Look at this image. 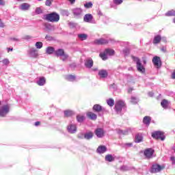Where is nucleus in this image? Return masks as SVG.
Returning <instances> with one entry per match:
<instances>
[{
	"label": "nucleus",
	"mask_w": 175,
	"mask_h": 175,
	"mask_svg": "<svg viewBox=\"0 0 175 175\" xmlns=\"http://www.w3.org/2000/svg\"><path fill=\"white\" fill-rule=\"evenodd\" d=\"M36 13L37 14H40V13H42V9H40V8H37L36 9Z\"/></svg>",
	"instance_id": "obj_47"
},
{
	"label": "nucleus",
	"mask_w": 175,
	"mask_h": 175,
	"mask_svg": "<svg viewBox=\"0 0 175 175\" xmlns=\"http://www.w3.org/2000/svg\"><path fill=\"white\" fill-rule=\"evenodd\" d=\"M152 63L154 64V66H157V68H161V66L162 65L161 64V57L158 56H155L152 59Z\"/></svg>",
	"instance_id": "obj_10"
},
{
	"label": "nucleus",
	"mask_w": 175,
	"mask_h": 175,
	"mask_svg": "<svg viewBox=\"0 0 175 175\" xmlns=\"http://www.w3.org/2000/svg\"><path fill=\"white\" fill-rule=\"evenodd\" d=\"M5 27V24L2 22V20L0 19V28H3Z\"/></svg>",
	"instance_id": "obj_51"
},
{
	"label": "nucleus",
	"mask_w": 175,
	"mask_h": 175,
	"mask_svg": "<svg viewBox=\"0 0 175 175\" xmlns=\"http://www.w3.org/2000/svg\"><path fill=\"white\" fill-rule=\"evenodd\" d=\"M170 103V102L167 101V100L164 99L161 101V105L163 109H166L169 106Z\"/></svg>",
	"instance_id": "obj_21"
},
{
	"label": "nucleus",
	"mask_w": 175,
	"mask_h": 175,
	"mask_svg": "<svg viewBox=\"0 0 175 175\" xmlns=\"http://www.w3.org/2000/svg\"><path fill=\"white\" fill-rule=\"evenodd\" d=\"M3 65L8 66L9 64H10V61H9V59H4L1 61Z\"/></svg>",
	"instance_id": "obj_40"
},
{
	"label": "nucleus",
	"mask_w": 175,
	"mask_h": 175,
	"mask_svg": "<svg viewBox=\"0 0 175 175\" xmlns=\"http://www.w3.org/2000/svg\"><path fill=\"white\" fill-rule=\"evenodd\" d=\"M124 147H126V148H128L129 147H132V143H126V144H124Z\"/></svg>",
	"instance_id": "obj_48"
},
{
	"label": "nucleus",
	"mask_w": 175,
	"mask_h": 175,
	"mask_svg": "<svg viewBox=\"0 0 175 175\" xmlns=\"http://www.w3.org/2000/svg\"><path fill=\"white\" fill-rule=\"evenodd\" d=\"M93 137H94V133H92V132H88L84 135V139H86L87 140H90V139H92Z\"/></svg>",
	"instance_id": "obj_25"
},
{
	"label": "nucleus",
	"mask_w": 175,
	"mask_h": 175,
	"mask_svg": "<svg viewBox=\"0 0 175 175\" xmlns=\"http://www.w3.org/2000/svg\"><path fill=\"white\" fill-rule=\"evenodd\" d=\"M83 21L90 24H96V21L94 19V16L91 14H86L83 16Z\"/></svg>",
	"instance_id": "obj_5"
},
{
	"label": "nucleus",
	"mask_w": 175,
	"mask_h": 175,
	"mask_svg": "<svg viewBox=\"0 0 175 175\" xmlns=\"http://www.w3.org/2000/svg\"><path fill=\"white\" fill-rule=\"evenodd\" d=\"M60 57L62 61H66V59H68V58L69 57V56L66 53H63V55Z\"/></svg>",
	"instance_id": "obj_41"
},
{
	"label": "nucleus",
	"mask_w": 175,
	"mask_h": 175,
	"mask_svg": "<svg viewBox=\"0 0 175 175\" xmlns=\"http://www.w3.org/2000/svg\"><path fill=\"white\" fill-rule=\"evenodd\" d=\"M107 103L108 106H110V107H113V106H114V100L112 98H109L107 100Z\"/></svg>",
	"instance_id": "obj_34"
},
{
	"label": "nucleus",
	"mask_w": 175,
	"mask_h": 175,
	"mask_svg": "<svg viewBox=\"0 0 175 175\" xmlns=\"http://www.w3.org/2000/svg\"><path fill=\"white\" fill-rule=\"evenodd\" d=\"M133 90V88H129L128 90V92L131 93V92H132Z\"/></svg>",
	"instance_id": "obj_61"
},
{
	"label": "nucleus",
	"mask_w": 175,
	"mask_h": 175,
	"mask_svg": "<svg viewBox=\"0 0 175 175\" xmlns=\"http://www.w3.org/2000/svg\"><path fill=\"white\" fill-rule=\"evenodd\" d=\"M172 79H175V70L173 72L172 75Z\"/></svg>",
	"instance_id": "obj_57"
},
{
	"label": "nucleus",
	"mask_w": 175,
	"mask_h": 175,
	"mask_svg": "<svg viewBox=\"0 0 175 175\" xmlns=\"http://www.w3.org/2000/svg\"><path fill=\"white\" fill-rule=\"evenodd\" d=\"M93 110L96 113H99L102 111V106H100V105L96 104L93 106Z\"/></svg>",
	"instance_id": "obj_19"
},
{
	"label": "nucleus",
	"mask_w": 175,
	"mask_h": 175,
	"mask_svg": "<svg viewBox=\"0 0 175 175\" xmlns=\"http://www.w3.org/2000/svg\"><path fill=\"white\" fill-rule=\"evenodd\" d=\"M29 8H31V5L27 3H23L19 6L20 10H23V11L29 10Z\"/></svg>",
	"instance_id": "obj_15"
},
{
	"label": "nucleus",
	"mask_w": 175,
	"mask_h": 175,
	"mask_svg": "<svg viewBox=\"0 0 175 175\" xmlns=\"http://www.w3.org/2000/svg\"><path fill=\"white\" fill-rule=\"evenodd\" d=\"M68 2H70V3H71V5H73V3H75V2H76V0H68Z\"/></svg>",
	"instance_id": "obj_53"
},
{
	"label": "nucleus",
	"mask_w": 175,
	"mask_h": 175,
	"mask_svg": "<svg viewBox=\"0 0 175 175\" xmlns=\"http://www.w3.org/2000/svg\"><path fill=\"white\" fill-rule=\"evenodd\" d=\"M105 160H107L108 162H113L114 161V157L111 154H107L105 157Z\"/></svg>",
	"instance_id": "obj_35"
},
{
	"label": "nucleus",
	"mask_w": 175,
	"mask_h": 175,
	"mask_svg": "<svg viewBox=\"0 0 175 175\" xmlns=\"http://www.w3.org/2000/svg\"><path fill=\"white\" fill-rule=\"evenodd\" d=\"M100 57L103 61H106L107 59V53H106V51H105L103 53H100Z\"/></svg>",
	"instance_id": "obj_30"
},
{
	"label": "nucleus",
	"mask_w": 175,
	"mask_h": 175,
	"mask_svg": "<svg viewBox=\"0 0 175 175\" xmlns=\"http://www.w3.org/2000/svg\"><path fill=\"white\" fill-rule=\"evenodd\" d=\"M12 40H15L16 42H18V38H12Z\"/></svg>",
	"instance_id": "obj_62"
},
{
	"label": "nucleus",
	"mask_w": 175,
	"mask_h": 175,
	"mask_svg": "<svg viewBox=\"0 0 175 175\" xmlns=\"http://www.w3.org/2000/svg\"><path fill=\"white\" fill-rule=\"evenodd\" d=\"M143 142V136L141 134H137L135 136V143H140Z\"/></svg>",
	"instance_id": "obj_27"
},
{
	"label": "nucleus",
	"mask_w": 175,
	"mask_h": 175,
	"mask_svg": "<svg viewBox=\"0 0 175 175\" xmlns=\"http://www.w3.org/2000/svg\"><path fill=\"white\" fill-rule=\"evenodd\" d=\"M98 154H105L107 151V148L105 146H100L96 150Z\"/></svg>",
	"instance_id": "obj_16"
},
{
	"label": "nucleus",
	"mask_w": 175,
	"mask_h": 175,
	"mask_svg": "<svg viewBox=\"0 0 175 175\" xmlns=\"http://www.w3.org/2000/svg\"><path fill=\"white\" fill-rule=\"evenodd\" d=\"M148 95H149V96H154V93H152V92H149V93H148Z\"/></svg>",
	"instance_id": "obj_59"
},
{
	"label": "nucleus",
	"mask_w": 175,
	"mask_h": 175,
	"mask_svg": "<svg viewBox=\"0 0 175 175\" xmlns=\"http://www.w3.org/2000/svg\"><path fill=\"white\" fill-rule=\"evenodd\" d=\"M72 14H74L75 17H77V18H80L83 15V9L80 8H75L72 10Z\"/></svg>",
	"instance_id": "obj_9"
},
{
	"label": "nucleus",
	"mask_w": 175,
	"mask_h": 175,
	"mask_svg": "<svg viewBox=\"0 0 175 175\" xmlns=\"http://www.w3.org/2000/svg\"><path fill=\"white\" fill-rule=\"evenodd\" d=\"M84 7L86 8V9H90V8H92V3L89 2L84 4Z\"/></svg>",
	"instance_id": "obj_44"
},
{
	"label": "nucleus",
	"mask_w": 175,
	"mask_h": 175,
	"mask_svg": "<svg viewBox=\"0 0 175 175\" xmlns=\"http://www.w3.org/2000/svg\"><path fill=\"white\" fill-rule=\"evenodd\" d=\"M173 23L175 24V17L173 19Z\"/></svg>",
	"instance_id": "obj_64"
},
{
	"label": "nucleus",
	"mask_w": 175,
	"mask_h": 175,
	"mask_svg": "<svg viewBox=\"0 0 175 175\" xmlns=\"http://www.w3.org/2000/svg\"><path fill=\"white\" fill-rule=\"evenodd\" d=\"M38 125H40V122H35V126H38Z\"/></svg>",
	"instance_id": "obj_56"
},
{
	"label": "nucleus",
	"mask_w": 175,
	"mask_h": 175,
	"mask_svg": "<svg viewBox=\"0 0 175 175\" xmlns=\"http://www.w3.org/2000/svg\"><path fill=\"white\" fill-rule=\"evenodd\" d=\"M46 54H53L54 51V48L53 46H49L46 48Z\"/></svg>",
	"instance_id": "obj_36"
},
{
	"label": "nucleus",
	"mask_w": 175,
	"mask_h": 175,
	"mask_svg": "<svg viewBox=\"0 0 175 175\" xmlns=\"http://www.w3.org/2000/svg\"><path fill=\"white\" fill-rule=\"evenodd\" d=\"M87 116L90 118V120H96V118H98V116H96V114L92 113V112H88L87 113Z\"/></svg>",
	"instance_id": "obj_23"
},
{
	"label": "nucleus",
	"mask_w": 175,
	"mask_h": 175,
	"mask_svg": "<svg viewBox=\"0 0 175 175\" xmlns=\"http://www.w3.org/2000/svg\"><path fill=\"white\" fill-rule=\"evenodd\" d=\"M78 38L80 39V40H86L87 38H88V36L85 33H81L78 34Z\"/></svg>",
	"instance_id": "obj_29"
},
{
	"label": "nucleus",
	"mask_w": 175,
	"mask_h": 175,
	"mask_svg": "<svg viewBox=\"0 0 175 175\" xmlns=\"http://www.w3.org/2000/svg\"><path fill=\"white\" fill-rule=\"evenodd\" d=\"M85 66L86 68H88L89 69H91L92 66H94V61L92 59H88L85 62Z\"/></svg>",
	"instance_id": "obj_14"
},
{
	"label": "nucleus",
	"mask_w": 175,
	"mask_h": 175,
	"mask_svg": "<svg viewBox=\"0 0 175 175\" xmlns=\"http://www.w3.org/2000/svg\"><path fill=\"white\" fill-rule=\"evenodd\" d=\"M85 119V117H84V116L83 115L77 116V121L78 122H83V121H84Z\"/></svg>",
	"instance_id": "obj_31"
},
{
	"label": "nucleus",
	"mask_w": 175,
	"mask_h": 175,
	"mask_svg": "<svg viewBox=\"0 0 175 175\" xmlns=\"http://www.w3.org/2000/svg\"><path fill=\"white\" fill-rule=\"evenodd\" d=\"M13 51V48H8V53Z\"/></svg>",
	"instance_id": "obj_58"
},
{
	"label": "nucleus",
	"mask_w": 175,
	"mask_h": 175,
	"mask_svg": "<svg viewBox=\"0 0 175 175\" xmlns=\"http://www.w3.org/2000/svg\"><path fill=\"white\" fill-rule=\"evenodd\" d=\"M132 59L135 62H136L137 70H138V72H140V73H144L146 72V68H144V66L142 64V62H140V59L135 56H132Z\"/></svg>",
	"instance_id": "obj_2"
},
{
	"label": "nucleus",
	"mask_w": 175,
	"mask_h": 175,
	"mask_svg": "<svg viewBox=\"0 0 175 175\" xmlns=\"http://www.w3.org/2000/svg\"><path fill=\"white\" fill-rule=\"evenodd\" d=\"M165 169V165L159 164H153L151 168V173H159Z\"/></svg>",
	"instance_id": "obj_4"
},
{
	"label": "nucleus",
	"mask_w": 175,
	"mask_h": 175,
	"mask_svg": "<svg viewBox=\"0 0 175 175\" xmlns=\"http://www.w3.org/2000/svg\"><path fill=\"white\" fill-rule=\"evenodd\" d=\"M94 43L96 44H106V43H107V40L103 38H101V39L96 40L94 41Z\"/></svg>",
	"instance_id": "obj_20"
},
{
	"label": "nucleus",
	"mask_w": 175,
	"mask_h": 175,
	"mask_svg": "<svg viewBox=\"0 0 175 175\" xmlns=\"http://www.w3.org/2000/svg\"><path fill=\"white\" fill-rule=\"evenodd\" d=\"M98 75L101 79H106L107 77V71L106 70H100L98 72Z\"/></svg>",
	"instance_id": "obj_17"
},
{
	"label": "nucleus",
	"mask_w": 175,
	"mask_h": 175,
	"mask_svg": "<svg viewBox=\"0 0 175 175\" xmlns=\"http://www.w3.org/2000/svg\"><path fill=\"white\" fill-rule=\"evenodd\" d=\"M152 137L154 139H161L162 142L165 140V135L163 134V132L161 131H154L152 133Z\"/></svg>",
	"instance_id": "obj_6"
},
{
	"label": "nucleus",
	"mask_w": 175,
	"mask_h": 175,
	"mask_svg": "<svg viewBox=\"0 0 175 175\" xmlns=\"http://www.w3.org/2000/svg\"><path fill=\"white\" fill-rule=\"evenodd\" d=\"M93 70H94V72H96V70H98V68H93Z\"/></svg>",
	"instance_id": "obj_63"
},
{
	"label": "nucleus",
	"mask_w": 175,
	"mask_h": 175,
	"mask_svg": "<svg viewBox=\"0 0 175 175\" xmlns=\"http://www.w3.org/2000/svg\"><path fill=\"white\" fill-rule=\"evenodd\" d=\"M43 18L44 20H46V21H50L51 23H58L59 21V14L56 12L46 14L44 15Z\"/></svg>",
	"instance_id": "obj_1"
},
{
	"label": "nucleus",
	"mask_w": 175,
	"mask_h": 175,
	"mask_svg": "<svg viewBox=\"0 0 175 175\" xmlns=\"http://www.w3.org/2000/svg\"><path fill=\"white\" fill-rule=\"evenodd\" d=\"M161 39L162 38H161V36L159 35L154 36L153 39V44H158V43L161 42Z\"/></svg>",
	"instance_id": "obj_22"
},
{
	"label": "nucleus",
	"mask_w": 175,
	"mask_h": 175,
	"mask_svg": "<svg viewBox=\"0 0 175 175\" xmlns=\"http://www.w3.org/2000/svg\"><path fill=\"white\" fill-rule=\"evenodd\" d=\"M10 111V107L9 105H5L0 108V117H6L8 113Z\"/></svg>",
	"instance_id": "obj_3"
},
{
	"label": "nucleus",
	"mask_w": 175,
	"mask_h": 175,
	"mask_svg": "<svg viewBox=\"0 0 175 175\" xmlns=\"http://www.w3.org/2000/svg\"><path fill=\"white\" fill-rule=\"evenodd\" d=\"M37 84L40 86L44 85V84H46V78L43 77L39 78L38 81H37Z\"/></svg>",
	"instance_id": "obj_18"
},
{
	"label": "nucleus",
	"mask_w": 175,
	"mask_h": 175,
	"mask_svg": "<svg viewBox=\"0 0 175 175\" xmlns=\"http://www.w3.org/2000/svg\"><path fill=\"white\" fill-rule=\"evenodd\" d=\"M75 114V111L72 110H66L64 111V116L65 117H70Z\"/></svg>",
	"instance_id": "obj_24"
},
{
	"label": "nucleus",
	"mask_w": 175,
	"mask_h": 175,
	"mask_svg": "<svg viewBox=\"0 0 175 175\" xmlns=\"http://www.w3.org/2000/svg\"><path fill=\"white\" fill-rule=\"evenodd\" d=\"M64 53L65 52L64 51V49H57V51H55V55H57V57H61Z\"/></svg>",
	"instance_id": "obj_26"
},
{
	"label": "nucleus",
	"mask_w": 175,
	"mask_h": 175,
	"mask_svg": "<svg viewBox=\"0 0 175 175\" xmlns=\"http://www.w3.org/2000/svg\"><path fill=\"white\" fill-rule=\"evenodd\" d=\"M95 135L97 137L102 138L105 136V131L103 129H97L95 130Z\"/></svg>",
	"instance_id": "obj_11"
},
{
	"label": "nucleus",
	"mask_w": 175,
	"mask_h": 175,
	"mask_svg": "<svg viewBox=\"0 0 175 175\" xmlns=\"http://www.w3.org/2000/svg\"><path fill=\"white\" fill-rule=\"evenodd\" d=\"M67 129L69 133H76L77 127L76 126V124H70L68 126Z\"/></svg>",
	"instance_id": "obj_12"
},
{
	"label": "nucleus",
	"mask_w": 175,
	"mask_h": 175,
	"mask_svg": "<svg viewBox=\"0 0 175 175\" xmlns=\"http://www.w3.org/2000/svg\"><path fill=\"white\" fill-rule=\"evenodd\" d=\"M61 14H62V16H66V17H68V16H69V11L66 10H62Z\"/></svg>",
	"instance_id": "obj_38"
},
{
	"label": "nucleus",
	"mask_w": 175,
	"mask_h": 175,
	"mask_svg": "<svg viewBox=\"0 0 175 175\" xmlns=\"http://www.w3.org/2000/svg\"><path fill=\"white\" fill-rule=\"evenodd\" d=\"M23 39H24L25 40H29V39H31V36H25L23 37Z\"/></svg>",
	"instance_id": "obj_50"
},
{
	"label": "nucleus",
	"mask_w": 175,
	"mask_h": 175,
	"mask_svg": "<svg viewBox=\"0 0 175 175\" xmlns=\"http://www.w3.org/2000/svg\"><path fill=\"white\" fill-rule=\"evenodd\" d=\"M125 106V103L122 100H119L116 103L115 105L116 111L118 113H121V110L124 109V107Z\"/></svg>",
	"instance_id": "obj_8"
},
{
	"label": "nucleus",
	"mask_w": 175,
	"mask_h": 175,
	"mask_svg": "<svg viewBox=\"0 0 175 175\" xmlns=\"http://www.w3.org/2000/svg\"><path fill=\"white\" fill-rule=\"evenodd\" d=\"M29 57L31 58H38L39 57V53H38V50L35 48H30L28 51Z\"/></svg>",
	"instance_id": "obj_7"
},
{
	"label": "nucleus",
	"mask_w": 175,
	"mask_h": 175,
	"mask_svg": "<svg viewBox=\"0 0 175 175\" xmlns=\"http://www.w3.org/2000/svg\"><path fill=\"white\" fill-rule=\"evenodd\" d=\"M131 102L133 105H136V103H137V102H139V100H137V98L136 97L132 96Z\"/></svg>",
	"instance_id": "obj_42"
},
{
	"label": "nucleus",
	"mask_w": 175,
	"mask_h": 175,
	"mask_svg": "<svg viewBox=\"0 0 175 175\" xmlns=\"http://www.w3.org/2000/svg\"><path fill=\"white\" fill-rule=\"evenodd\" d=\"M153 154H154V150L151 148L146 149L144 151V155L145 157H146V158H151Z\"/></svg>",
	"instance_id": "obj_13"
},
{
	"label": "nucleus",
	"mask_w": 175,
	"mask_h": 175,
	"mask_svg": "<svg viewBox=\"0 0 175 175\" xmlns=\"http://www.w3.org/2000/svg\"><path fill=\"white\" fill-rule=\"evenodd\" d=\"M143 122L146 125H150V122H151V118L148 116H145L144 118Z\"/></svg>",
	"instance_id": "obj_28"
},
{
	"label": "nucleus",
	"mask_w": 175,
	"mask_h": 175,
	"mask_svg": "<svg viewBox=\"0 0 175 175\" xmlns=\"http://www.w3.org/2000/svg\"><path fill=\"white\" fill-rule=\"evenodd\" d=\"M170 160L172 161V164H173V165H175V157H172L170 158Z\"/></svg>",
	"instance_id": "obj_52"
},
{
	"label": "nucleus",
	"mask_w": 175,
	"mask_h": 175,
	"mask_svg": "<svg viewBox=\"0 0 175 175\" xmlns=\"http://www.w3.org/2000/svg\"><path fill=\"white\" fill-rule=\"evenodd\" d=\"M165 16L170 17V16H174L175 17V11L174 10L168 11L167 13H165Z\"/></svg>",
	"instance_id": "obj_33"
},
{
	"label": "nucleus",
	"mask_w": 175,
	"mask_h": 175,
	"mask_svg": "<svg viewBox=\"0 0 175 175\" xmlns=\"http://www.w3.org/2000/svg\"><path fill=\"white\" fill-rule=\"evenodd\" d=\"M36 49H42L43 47V43L42 42H37L36 43Z\"/></svg>",
	"instance_id": "obj_39"
},
{
	"label": "nucleus",
	"mask_w": 175,
	"mask_h": 175,
	"mask_svg": "<svg viewBox=\"0 0 175 175\" xmlns=\"http://www.w3.org/2000/svg\"><path fill=\"white\" fill-rule=\"evenodd\" d=\"M128 132H129V130H125V131L119 130L118 131V133L120 135H126L128 133Z\"/></svg>",
	"instance_id": "obj_43"
},
{
	"label": "nucleus",
	"mask_w": 175,
	"mask_h": 175,
	"mask_svg": "<svg viewBox=\"0 0 175 175\" xmlns=\"http://www.w3.org/2000/svg\"><path fill=\"white\" fill-rule=\"evenodd\" d=\"M45 39H46V40H53V37L51 36H46Z\"/></svg>",
	"instance_id": "obj_49"
},
{
	"label": "nucleus",
	"mask_w": 175,
	"mask_h": 175,
	"mask_svg": "<svg viewBox=\"0 0 175 175\" xmlns=\"http://www.w3.org/2000/svg\"><path fill=\"white\" fill-rule=\"evenodd\" d=\"M0 5L3 6V5H5V1H3V0H0Z\"/></svg>",
	"instance_id": "obj_54"
},
{
	"label": "nucleus",
	"mask_w": 175,
	"mask_h": 175,
	"mask_svg": "<svg viewBox=\"0 0 175 175\" xmlns=\"http://www.w3.org/2000/svg\"><path fill=\"white\" fill-rule=\"evenodd\" d=\"M126 167L125 166L121 167V170H126Z\"/></svg>",
	"instance_id": "obj_60"
},
{
	"label": "nucleus",
	"mask_w": 175,
	"mask_h": 175,
	"mask_svg": "<svg viewBox=\"0 0 175 175\" xmlns=\"http://www.w3.org/2000/svg\"><path fill=\"white\" fill-rule=\"evenodd\" d=\"M105 53H107V55H114V50L111 49H105Z\"/></svg>",
	"instance_id": "obj_32"
},
{
	"label": "nucleus",
	"mask_w": 175,
	"mask_h": 175,
	"mask_svg": "<svg viewBox=\"0 0 175 175\" xmlns=\"http://www.w3.org/2000/svg\"><path fill=\"white\" fill-rule=\"evenodd\" d=\"M66 79L68 80V81H75L76 80V77L74 75H68Z\"/></svg>",
	"instance_id": "obj_37"
},
{
	"label": "nucleus",
	"mask_w": 175,
	"mask_h": 175,
	"mask_svg": "<svg viewBox=\"0 0 175 175\" xmlns=\"http://www.w3.org/2000/svg\"><path fill=\"white\" fill-rule=\"evenodd\" d=\"M161 51H163V53H166V48L163 47L161 49Z\"/></svg>",
	"instance_id": "obj_55"
},
{
	"label": "nucleus",
	"mask_w": 175,
	"mask_h": 175,
	"mask_svg": "<svg viewBox=\"0 0 175 175\" xmlns=\"http://www.w3.org/2000/svg\"><path fill=\"white\" fill-rule=\"evenodd\" d=\"M53 0H46V6H51V2H53Z\"/></svg>",
	"instance_id": "obj_46"
},
{
	"label": "nucleus",
	"mask_w": 175,
	"mask_h": 175,
	"mask_svg": "<svg viewBox=\"0 0 175 175\" xmlns=\"http://www.w3.org/2000/svg\"><path fill=\"white\" fill-rule=\"evenodd\" d=\"M113 1L115 5H121V3H122V0H113Z\"/></svg>",
	"instance_id": "obj_45"
}]
</instances>
